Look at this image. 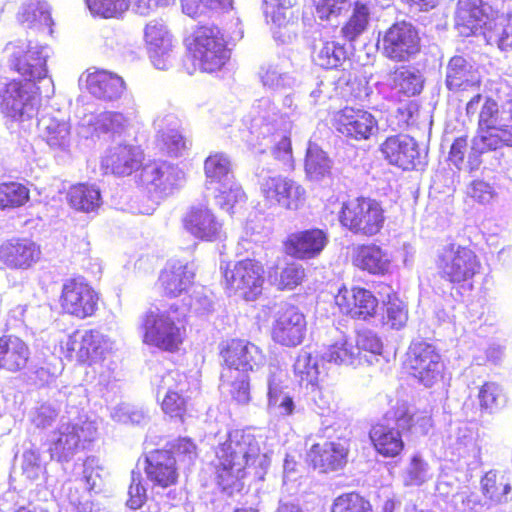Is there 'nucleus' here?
<instances>
[{
	"label": "nucleus",
	"mask_w": 512,
	"mask_h": 512,
	"mask_svg": "<svg viewBox=\"0 0 512 512\" xmlns=\"http://www.w3.org/2000/svg\"><path fill=\"white\" fill-rule=\"evenodd\" d=\"M211 462L216 481L223 490L233 488L248 474L262 478L264 460L254 435L243 429L229 432L227 439L214 450Z\"/></svg>",
	"instance_id": "nucleus-1"
},
{
	"label": "nucleus",
	"mask_w": 512,
	"mask_h": 512,
	"mask_svg": "<svg viewBox=\"0 0 512 512\" xmlns=\"http://www.w3.org/2000/svg\"><path fill=\"white\" fill-rule=\"evenodd\" d=\"M456 26L463 36L480 34L487 44L512 51V14L500 13L489 1L459 0Z\"/></svg>",
	"instance_id": "nucleus-2"
},
{
	"label": "nucleus",
	"mask_w": 512,
	"mask_h": 512,
	"mask_svg": "<svg viewBox=\"0 0 512 512\" xmlns=\"http://www.w3.org/2000/svg\"><path fill=\"white\" fill-rule=\"evenodd\" d=\"M185 56L194 71L221 72L231 59L224 31L216 24L198 23L183 38Z\"/></svg>",
	"instance_id": "nucleus-3"
},
{
	"label": "nucleus",
	"mask_w": 512,
	"mask_h": 512,
	"mask_svg": "<svg viewBox=\"0 0 512 512\" xmlns=\"http://www.w3.org/2000/svg\"><path fill=\"white\" fill-rule=\"evenodd\" d=\"M178 306L172 305L170 310H147L141 317L140 331L143 344L161 351L177 352L184 342L186 327L177 313Z\"/></svg>",
	"instance_id": "nucleus-4"
},
{
	"label": "nucleus",
	"mask_w": 512,
	"mask_h": 512,
	"mask_svg": "<svg viewBox=\"0 0 512 512\" xmlns=\"http://www.w3.org/2000/svg\"><path fill=\"white\" fill-rule=\"evenodd\" d=\"M223 288L229 296L246 302L259 300L265 290V266L260 259L245 257L221 267Z\"/></svg>",
	"instance_id": "nucleus-5"
},
{
	"label": "nucleus",
	"mask_w": 512,
	"mask_h": 512,
	"mask_svg": "<svg viewBox=\"0 0 512 512\" xmlns=\"http://www.w3.org/2000/svg\"><path fill=\"white\" fill-rule=\"evenodd\" d=\"M338 220L340 225L352 234L372 237L384 228L386 212L380 201L358 196L342 203Z\"/></svg>",
	"instance_id": "nucleus-6"
},
{
	"label": "nucleus",
	"mask_w": 512,
	"mask_h": 512,
	"mask_svg": "<svg viewBox=\"0 0 512 512\" xmlns=\"http://www.w3.org/2000/svg\"><path fill=\"white\" fill-rule=\"evenodd\" d=\"M505 114L494 99L486 98L479 112L477 134L473 139L476 152L483 154L512 146V124Z\"/></svg>",
	"instance_id": "nucleus-7"
},
{
	"label": "nucleus",
	"mask_w": 512,
	"mask_h": 512,
	"mask_svg": "<svg viewBox=\"0 0 512 512\" xmlns=\"http://www.w3.org/2000/svg\"><path fill=\"white\" fill-rule=\"evenodd\" d=\"M100 302V292L84 276L74 275L63 281L58 297L62 315L76 320L92 318Z\"/></svg>",
	"instance_id": "nucleus-8"
},
{
	"label": "nucleus",
	"mask_w": 512,
	"mask_h": 512,
	"mask_svg": "<svg viewBox=\"0 0 512 512\" xmlns=\"http://www.w3.org/2000/svg\"><path fill=\"white\" fill-rule=\"evenodd\" d=\"M435 266L439 277L451 285H463L480 272L481 262L469 246L444 245L437 253Z\"/></svg>",
	"instance_id": "nucleus-9"
},
{
	"label": "nucleus",
	"mask_w": 512,
	"mask_h": 512,
	"mask_svg": "<svg viewBox=\"0 0 512 512\" xmlns=\"http://www.w3.org/2000/svg\"><path fill=\"white\" fill-rule=\"evenodd\" d=\"M403 368L420 384L432 387L442 378L444 362L436 345L421 339L409 344Z\"/></svg>",
	"instance_id": "nucleus-10"
},
{
	"label": "nucleus",
	"mask_w": 512,
	"mask_h": 512,
	"mask_svg": "<svg viewBox=\"0 0 512 512\" xmlns=\"http://www.w3.org/2000/svg\"><path fill=\"white\" fill-rule=\"evenodd\" d=\"M40 96L38 85L11 79L0 89V110L10 121L23 123L36 114Z\"/></svg>",
	"instance_id": "nucleus-11"
},
{
	"label": "nucleus",
	"mask_w": 512,
	"mask_h": 512,
	"mask_svg": "<svg viewBox=\"0 0 512 512\" xmlns=\"http://www.w3.org/2000/svg\"><path fill=\"white\" fill-rule=\"evenodd\" d=\"M260 195L268 209L297 211L307 200L305 188L292 178L283 175H270L260 182Z\"/></svg>",
	"instance_id": "nucleus-12"
},
{
	"label": "nucleus",
	"mask_w": 512,
	"mask_h": 512,
	"mask_svg": "<svg viewBox=\"0 0 512 512\" xmlns=\"http://www.w3.org/2000/svg\"><path fill=\"white\" fill-rule=\"evenodd\" d=\"M61 350L69 360L91 366L104 359L107 350L105 336L96 329L75 330L61 342Z\"/></svg>",
	"instance_id": "nucleus-13"
},
{
	"label": "nucleus",
	"mask_w": 512,
	"mask_h": 512,
	"mask_svg": "<svg viewBox=\"0 0 512 512\" xmlns=\"http://www.w3.org/2000/svg\"><path fill=\"white\" fill-rule=\"evenodd\" d=\"M218 355L224 370L242 374L253 372L265 359L263 350L244 338L223 340L218 346Z\"/></svg>",
	"instance_id": "nucleus-14"
},
{
	"label": "nucleus",
	"mask_w": 512,
	"mask_h": 512,
	"mask_svg": "<svg viewBox=\"0 0 512 512\" xmlns=\"http://www.w3.org/2000/svg\"><path fill=\"white\" fill-rule=\"evenodd\" d=\"M331 124L343 138L356 142L369 140L379 128L378 120L371 112L353 106H345L335 111Z\"/></svg>",
	"instance_id": "nucleus-15"
},
{
	"label": "nucleus",
	"mask_w": 512,
	"mask_h": 512,
	"mask_svg": "<svg viewBox=\"0 0 512 512\" xmlns=\"http://www.w3.org/2000/svg\"><path fill=\"white\" fill-rule=\"evenodd\" d=\"M306 330L305 315L295 305L286 303L274 315L270 337L275 344L292 348L303 342Z\"/></svg>",
	"instance_id": "nucleus-16"
},
{
	"label": "nucleus",
	"mask_w": 512,
	"mask_h": 512,
	"mask_svg": "<svg viewBox=\"0 0 512 512\" xmlns=\"http://www.w3.org/2000/svg\"><path fill=\"white\" fill-rule=\"evenodd\" d=\"M334 303L342 316L359 321L375 318L379 307L374 293L361 286H342L334 297Z\"/></svg>",
	"instance_id": "nucleus-17"
},
{
	"label": "nucleus",
	"mask_w": 512,
	"mask_h": 512,
	"mask_svg": "<svg viewBox=\"0 0 512 512\" xmlns=\"http://www.w3.org/2000/svg\"><path fill=\"white\" fill-rule=\"evenodd\" d=\"M41 257L40 245L26 237H12L0 244V269L3 270L31 269Z\"/></svg>",
	"instance_id": "nucleus-18"
},
{
	"label": "nucleus",
	"mask_w": 512,
	"mask_h": 512,
	"mask_svg": "<svg viewBox=\"0 0 512 512\" xmlns=\"http://www.w3.org/2000/svg\"><path fill=\"white\" fill-rule=\"evenodd\" d=\"M420 50V37L416 29L406 22L389 27L382 38L383 54L394 61H406Z\"/></svg>",
	"instance_id": "nucleus-19"
},
{
	"label": "nucleus",
	"mask_w": 512,
	"mask_h": 512,
	"mask_svg": "<svg viewBox=\"0 0 512 512\" xmlns=\"http://www.w3.org/2000/svg\"><path fill=\"white\" fill-rule=\"evenodd\" d=\"M7 50L10 68L22 77V81L37 85L47 77L46 58L41 51L16 44H9Z\"/></svg>",
	"instance_id": "nucleus-20"
},
{
	"label": "nucleus",
	"mask_w": 512,
	"mask_h": 512,
	"mask_svg": "<svg viewBox=\"0 0 512 512\" xmlns=\"http://www.w3.org/2000/svg\"><path fill=\"white\" fill-rule=\"evenodd\" d=\"M184 230L195 239L214 242L223 236V222L205 204L192 205L181 220Z\"/></svg>",
	"instance_id": "nucleus-21"
},
{
	"label": "nucleus",
	"mask_w": 512,
	"mask_h": 512,
	"mask_svg": "<svg viewBox=\"0 0 512 512\" xmlns=\"http://www.w3.org/2000/svg\"><path fill=\"white\" fill-rule=\"evenodd\" d=\"M446 86L454 93L474 92V96L466 105V112L467 114L475 112L476 105L482 97L481 80L463 57L454 56L450 59L447 66Z\"/></svg>",
	"instance_id": "nucleus-22"
},
{
	"label": "nucleus",
	"mask_w": 512,
	"mask_h": 512,
	"mask_svg": "<svg viewBox=\"0 0 512 512\" xmlns=\"http://www.w3.org/2000/svg\"><path fill=\"white\" fill-rule=\"evenodd\" d=\"M328 243V234L320 228L295 231L286 236L282 242L283 252L297 260L317 258Z\"/></svg>",
	"instance_id": "nucleus-23"
},
{
	"label": "nucleus",
	"mask_w": 512,
	"mask_h": 512,
	"mask_svg": "<svg viewBox=\"0 0 512 512\" xmlns=\"http://www.w3.org/2000/svg\"><path fill=\"white\" fill-rule=\"evenodd\" d=\"M144 473L152 488L163 490L176 486L180 477L176 458L165 449H155L145 457Z\"/></svg>",
	"instance_id": "nucleus-24"
},
{
	"label": "nucleus",
	"mask_w": 512,
	"mask_h": 512,
	"mask_svg": "<svg viewBox=\"0 0 512 512\" xmlns=\"http://www.w3.org/2000/svg\"><path fill=\"white\" fill-rule=\"evenodd\" d=\"M137 178L139 185L148 194L163 197L175 188L178 173L173 164L163 160H151L142 164Z\"/></svg>",
	"instance_id": "nucleus-25"
},
{
	"label": "nucleus",
	"mask_w": 512,
	"mask_h": 512,
	"mask_svg": "<svg viewBox=\"0 0 512 512\" xmlns=\"http://www.w3.org/2000/svg\"><path fill=\"white\" fill-rule=\"evenodd\" d=\"M186 377L177 370H170L161 378L162 389H166L160 407L163 413L172 420L184 422L188 414L189 399L184 395L183 387Z\"/></svg>",
	"instance_id": "nucleus-26"
},
{
	"label": "nucleus",
	"mask_w": 512,
	"mask_h": 512,
	"mask_svg": "<svg viewBox=\"0 0 512 512\" xmlns=\"http://www.w3.org/2000/svg\"><path fill=\"white\" fill-rule=\"evenodd\" d=\"M144 153L134 145L119 144L110 148L101 158L100 167L104 175L127 177L140 171Z\"/></svg>",
	"instance_id": "nucleus-27"
},
{
	"label": "nucleus",
	"mask_w": 512,
	"mask_h": 512,
	"mask_svg": "<svg viewBox=\"0 0 512 512\" xmlns=\"http://www.w3.org/2000/svg\"><path fill=\"white\" fill-rule=\"evenodd\" d=\"M349 447L340 439L314 443L306 454L307 462L322 473L337 471L348 462Z\"/></svg>",
	"instance_id": "nucleus-28"
},
{
	"label": "nucleus",
	"mask_w": 512,
	"mask_h": 512,
	"mask_svg": "<svg viewBox=\"0 0 512 512\" xmlns=\"http://www.w3.org/2000/svg\"><path fill=\"white\" fill-rule=\"evenodd\" d=\"M380 151L389 164L403 170H412L421 163L418 144L408 135L386 137L380 145Z\"/></svg>",
	"instance_id": "nucleus-29"
},
{
	"label": "nucleus",
	"mask_w": 512,
	"mask_h": 512,
	"mask_svg": "<svg viewBox=\"0 0 512 512\" xmlns=\"http://www.w3.org/2000/svg\"><path fill=\"white\" fill-rule=\"evenodd\" d=\"M195 276V270L189 263L170 261L160 271L157 285L164 296L176 298L192 287Z\"/></svg>",
	"instance_id": "nucleus-30"
},
{
	"label": "nucleus",
	"mask_w": 512,
	"mask_h": 512,
	"mask_svg": "<svg viewBox=\"0 0 512 512\" xmlns=\"http://www.w3.org/2000/svg\"><path fill=\"white\" fill-rule=\"evenodd\" d=\"M353 265L374 276H384L391 271L392 259L387 251L375 243L358 245L352 255Z\"/></svg>",
	"instance_id": "nucleus-31"
},
{
	"label": "nucleus",
	"mask_w": 512,
	"mask_h": 512,
	"mask_svg": "<svg viewBox=\"0 0 512 512\" xmlns=\"http://www.w3.org/2000/svg\"><path fill=\"white\" fill-rule=\"evenodd\" d=\"M368 437L376 454L383 458H398L405 451L402 434L387 424L378 422L372 425Z\"/></svg>",
	"instance_id": "nucleus-32"
},
{
	"label": "nucleus",
	"mask_w": 512,
	"mask_h": 512,
	"mask_svg": "<svg viewBox=\"0 0 512 512\" xmlns=\"http://www.w3.org/2000/svg\"><path fill=\"white\" fill-rule=\"evenodd\" d=\"M144 40L154 66L165 69L168 64L165 56L172 48V36L166 25L160 20L147 23L144 29Z\"/></svg>",
	"instance_id": "nucleus-33"
},
{
	"label": "nucleus",
	"mask_w": 512,
	"mask_h": 512,
	"mask_svg": "<svg viewBox=\"0 0 512 512\" xmlns=\"http://www.w3.org/2000/svg\"><path fill=\"white\" fill-rule=\"evenodd\" d=\"M30 354V348L22 338L13 334L0 336V370L10 373L24 370Z\"/></svg>",
	"instance_id": "nucleus-34"
},
{
	"label": "nucleus",
	"mask_w": 512,
	"mask_h": 512,
	"mask_svg": "<svg viewBox=\"0 0 512 512\" xmlns=\"http://www.w3.org/2000/svg\"><path fill=\"white\" fill-rule=\"evenodd\" d=\"M86 88L94 97L111 101L119 98L126 87L120 76L106 70L97 69L87 74Z\"/></svg>",
	"instance_id": "nucleus-35"
},
{
	"label": "nucleus",
	"mask_w": 512,
	"mask_h": 512,
	"mask_svg": "<svg viewBox=\"0 0 512 512\" xmlns=\"http://www.w3.org/2000/svg\"><path fill=\"white\" fill-rule=\"evenodd\" d=\"M82 430L79 425L68 424L55 431L56 438L50 442L48 447L50 458L58 462L68 461L79 449L80 431Z\"/></svg>",
	"instance_id": "nucleus-36"
},
{
	"label": "nucleus",
	"mask_w": 512,
	"mask_h": 512,
	"mask_svg": "<svg viewBox=\"0 0 512 512\" xmlns=\"http://www.w3.org/2000/svg\"><path fill=\"white\" fill-rule=\"evenodd\" d=\"M307 279L304 266L295 261H289L284 266L274 265L269 274L270 284L276 291H293L303 285Z\"/></svg>",
	"instance_id": "nucleus-37"
},
{
	"label": "nucleus",
	"mask_w": 512,
	"mask_h": 512,
	"mask_svg": "<svg viewBox=\"0 0 512 512\" xmlns=\"http://www.w3.org/2000/svg\"><path fill=\"white\" fill-rule=\"evenodd\" d=\"M409 312L407 304L399 297L398 293L391 291L383 301L381 323L392 330L404 328L408 322Z\"/></svg>",
	"instance_id": "nucleus-38"
},
{
	"label": "nucleus",
	"mask_w": 512,
	"mask_h": 512,
	"mask_svg": "<svg viewBox=\"0 0 512 512\" xmlns=\"http://www.w3.org/2000/svg\"><path fill=\"white\" fill-rule=\"evenodd\" d=\"M68 201L77 210L91 212L100 207L101 192L94 184L78 183L70 188Z\"/></svg>",
	"instance_id": "nucleus-39"
},
{
	"label": "nucleus",
	"mask_w": 512,
	"mask_h": 512,
	"mask_svg": "<svg viewBox=\"0 0 512 512\" xmlns=\"http://www.w3.org/2000/svg\"><path fill=\"white\" fill-rule=\"evenodd\" d=\"M481 491L490 505L501 504L507 500L511 483L504 474L488 471L481 478Z\"/></svg>",
	"instance_id": "nucleus-40"
},
{
	"label": "nucleus",
	"mask_w": 512,
	"mask_h": 512,
	"mask_svg": "<svg viewBox=\"0 0 512 512\" xmlns=\"http://www.w3.org/2000/svg\"><path fill=\"white\" fill-rule=\"evenodd\" d=\"M391 88L399 95L415 96L423 89V81L420 75L407 66L395 68L389 76Z\"/></svg>",
	"instance_id": "nucleus-41"
},
{
	"label": "nucleus",
	"mask_w": 512,
	"mask_h": 512,
	"mask_svg": "<svg viewBox=\"0 0 512 512\" xmlns=\"http://www.w3.org/2000/svg\"><path fill=\"white\" fill-rule=\"evenodd\" d=\"M30 200L29 188L18 181L0 182V211H10L25 206Z\"/></svg>",
	"instance_id": "nucleus-42"
},
{
	"label": "nucleus",
	"mask_w": 512,
	"mask_h": 512,
	"mask_svg": "<svg viewBox=\"0 0 512 512\" xmlns=\"http://www.w3.org/2000/svg\"><path fill=\"white\" fill-rule=\"evenodd\" d=\"M17 20L29 28L47 27L51 31L53 20L47 5L40 1L30 2L22 7L17 14Z\"/></svg>",
	"instance_id": "nucleus-43"
},
{
	"label": "nucleus",
	"mask_w": 512,
	"mask_h": 512,
	"mask_svg": "<svg viewBox=\"0 0 512 512\" xmlns=\"http://www.w3.org/2000/svg\"><path fill=\"white\" fill-rule=\"evenodd\" d=\"M394 420L396 427L400 433H409L415 428H419L421 432L426 433L432 426V417L426 412L412 413L406 407H399L394 410Z\"/></svg>",
	"instance_id": "nucleus-44"
},
{
	"label": "nucleus",
	"mask_w": 512,
	"mask_h": 512,
	"mask_svg": "<svg viewBox=\"0 0 512 512\" xmlns=\"http://www.w3.org/2000/svg\"><path fill=\"white\" fill-rule=\"evenodd\" d=\"M305 172L310 180L320 181L332 177V160L320 148H310L305 158Z\"/></svg>",
	"instance_id": "nucleus-45"
},
{
	"label": "nucleus",
	"mask_w": 512,
	"mask_h": 512,
	"mask_svg": "<svg viewBox=\"0 0 512 512\" xmlns=\"http://www.w3.org/2000/svg\"><path fill=\"white\" fill-rule=\"evenodd\" d=\"M42 138L53 148H62L68 145L70 125L65 120L55 117H44L41 121Z\"/></svg>",
	"instance_id": "nucleus-46"
},
{
	"label": "nucleus",
	"mask_w": 512,
	"mask_h": 512,
	"mask_svg": "<svg viewBox=\"0 0 512 512\" xmlns=\"http://www.w3.org/2000/svg\"><path fill=\"white\" fill-rule=\"evenodd\" d=\"M369 16L367 5L356 1L351 16L341 28L343 38L350 42L355 41L366 30Z\"/></svg>",
	"instance_id": "nucleus-47"
},
{
	"label": "nucleus",
	"mask_w": 512,
	"mask_h": 512,
	"mask_svg": "<svg viewBox=\"0 0 512 512\" xmlns=\"http://www.w3.org/2000/svg\"><path fill=\"white\" fill-rule=\"evenodd\" d=\"M331 512H373V506L365 496L351 491L342 493L333 500Z\"/></svg>",
	"instance_id": "nucleus-48"
},
{
	"label": "nucleus",
	"mask_w": 512,
	"mask_h": 512,
	"mask_svg": "<svg viewBox=\"0 0 512 512\" xmlns=\"http://www.w3.org/2000/svg\"><path fill=\"white\" fill-rule=\"evenodd\" d=\"M230 172L231 163L224 153H212L204 160V174L210 184L221 182Z\"/></svg>",
	"instance_id": "nucleus-49"
},
{
	"label": "nucleus",
	"mask_w": 512,
	"mask_h": 512,
	"mask_svg": "<svg viewBox=\"0 0 512 512\" xmlns=\"http://www.w3.org/2000/svg\"><path fill=\"white\" fill-rule=\"evenodd\" d=\"M346 58L344 47L335 41H325L316 55V63L323 69H337Z\"/></svg>",
	"instance_id": "nucleus-50"
},
{
	"label": "nucleus",
	"mask_w": 512,
	"mask_h": 512,
	"mask_svg": "<svg viewBox=\"0 0 512 512\" xmlns=\"http://www.w3.org/2000/svg\"><path fill=\"white\" fill-rule=\"evenodd\" d=\"M326 361L338 365H354L359 363V352L355 351L354 344L344 340L331 344L325 352Z\"/></svg>",
	"instance_id": "nucleus-51"
},
{
	"label": "nucleus",
	"mask_w": 512,
	"mask_h": 512,
	"mask_svg": "<svg viewBox=\"0 0 512 512\" xmlns=\"http://www.w3.org/2000/svg\"><path fill=\"white\" fill-rule=\"evenodd\" d=\"M354 348L356 352H359V363L361 364L362 361L370 362L369 355H380L383 344L377 334L370 330H363L357 333Z\"/></svg>",
	"instance_id": "nucleus-52"
},
{
	"label": "nucleus",
	"mask_w": 512,
	"mask_h": 512,
	"mask_svg": "<svg viewBox=\"0 0 512 512\" xmlns=\"http://www.w3.org/2000/svg\"><path fill=\"white\" fill-rule=\"evenodd\" d=\"M501 389L496 382L485 381L478 389L479 410L483 414H492L499 407Z\"/></svg>",
	"instance_id": "nucleus-53"
},
{
	"label": "nucleus",
	"mask_w": 512,
	"mask_h": 512,
	"mask_svg": "<svg viewBox=\"0 0 512 512\" xmlns=\"http://www.w3.org/2000/svg\"><path fill=\"white\" fill-rule=\"evenodd\" d=\"M293 370L301 385L314 387L318 384V366L310 355L299 356Z\"/></svg>",
	"instance_id": "nucleus-54"
},
{
	"label": "nucleus",
	"mask_w": 512,
	"mask_h": 512,
	"mask_svg": "<svg viewBox=\"0 0 512 512\" xmlns=\"http://www.w3.org/2000/svg\"><path fill=\"white\" fill-rule=\"evenodd\" d=\"M232 0H181L182 11L192 17L231 5Z\"/></svg>",
	"instance_id": "nucleus-55"
},
{
	"label": "nucleus",
	"mask_w": 512,
	"mask_h": 512,
	"mask_svg": "<svg viewBox=\"0 0 512 512\" xmlns=\"http://www.w3.org/2000/svg\"><path fill=\"white\" fill-rule=\"evenodd\" d=\"M271 154L275 161L284 168L294 169V158L291 136L289 133H283L277 142L271 147Z\"/></svg>",
	"instance_id": "nucleus-56"
},
{
	"label": "nucleus",
	"mask_w": 512,
	"mask_h": 512,
	"mask_svg": "<svg viewBox=\"0 0 512 512\" xmlns=\"http://www.w3.org/2000/svg\"><path fill=\"white\" fill-rule=\"evenodd\" d=\"M281 389L274 379L268 382V404L269 406L276 407L280 410L281 415L290 416L294 412V401L289 395L281 397Z\"/></svg>",
	"instance_id": "nucleus-57"
},
{
	"label": "nucleus",
	"mask_w": 512,
	"mask_h": 512,
	"mask_svg": "<svg viewBox=\"0 0 512 512\" xmlns=\"http://www.w3.org/2000/svg\"><path fill=\"white\" fill-rule=\"evenodd\" d=\"M161 149L170 157H178L188 149V142L179 131L170 130L161 136Z\"/></svg>",
	"instance_id": "nucleus-58"
},
{
	"label": "nucleus",
	"mask_w": 512,
	"mask_h": 512,
	"mask_svg": "<svg viewBox=\"0 0 512 512\" xmlns=\"http://www.w3.org/2000/svg\"><path fill=\"white\" fill-rule=\"evenodd\" d=\"M92 14L104 18H113L123 11L124 0H85Z\"/></svg>",
	"instance_id": "nucleus-59"
},
{
	"label": "nucleus",
	"mask_w": 512,
	"mask_h": 512,
	"mask_svg": "<svg viewBox=\"0 0 512 512\" xmlns=\"http://www.w3.org/2000/svg\"><path fill=\"white\" fill-rule=\"evenodd\" d=\"M146 501L147 490L142 482V478L139 474L136 476L133 475L128 487L126 506L132 510H137L143 507Z\"/></svg>",
	"instance_id": "nucleus-60"
},
{
	"label": "nucleus",
	"mask_w": 512,
	"mask_h": 512,
	"mask_svg": "<svg viewBox=\"0 0 512 512\" xmlns=\"http://www.w3.org/2000/svg\"><path fill=\"white\" fill-rule=\"evenodd\" d=\"M230 395L233 401L238 405H247L251 397V383L248 374H242L230 384Z\"/></svg>",
	"instance_id": "nucleus-61"
},
{
	"label": "nucleus",
	"mask_w": 512,
	"mask_h": 512,
	"mask_svg": "<svg viewBox=\"0 0 512 512\" xmlns=\"http://www.w3.org/2000/svg\"><path fill=\"white\" fill-rule=\"evenodd\" d=\"M316 13L321 20L338 16L350 4L351 0H312Z\"/></svg>",
	"instance_id": "nucleus-62"
},
{
	"label": "nucleus",
	"mask_w": 512,
	"mask_h": 512,
	"mask_svg": "<svg viewBox=\"0 0 512 512\" xmlns=\"http://www.w3.org/2000/svg\"><path fill=\"white\" fill-rule=\"evenodd\" d=\"M125 121L122 113L105 111L98 116L96 125L102 132L118 131L123 128Z\"/></svg>",
	"instance_id": "nucleus-63"
},
{
	"label": "nucleus",
	"mask_w": 512,
	"mask_h": 512,
	"mask_svg": "<svg viewBox=\"0 0 512 512\" xmlns=\"http://www.w3.org/2000/svg\"><path fill=\"white\" fill-rule=\"evenodd\" d=\"M426 463L419 455L411 458L410 466L407 470L405 485L419 486L425 482Z\"/></svg>",
	"instance_id": "nucleus-64"
}]
</instances>
